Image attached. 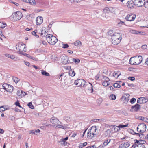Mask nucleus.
Wrapping results in <instances>:
<instances>
[{"instance_id":"nucleus-1","label":"nucleus","mask_w":148,"mask_h":148,"mask_svg":"<svg viewBox=\"0 0 148 148\" xmlns=\"http://www.w3.org/2000/svg\"><path fill=\"white\" fill-rule=\"evenodd\" d=\"M111 36L112 42L114 45L119 44L122 39L121 34L119 33H115Z\"/></svg>"},{"instance_id":"nucleus-2","label":"nucleus","mask_w":148,"mask_h":148,"mask_svg":"<svg viewBox=\"0 0 148 148\" xmlns=\"http://www.w3.org/2000/svg\"><path fill=\"white\" fill-rule=\"evenodd\" d=\"M96 126L92 127L88 131L87 133V137L89 139H92L93 138L95 137V136L97 135V131Z\"/></svg>"},{"instance_id":"nucleus-3","label":"nucleus","mask_w":148,"mask_h":148,"mask_svg":"<svg viewBox=\"0 0 148 148\" xmlns=\"http://www.w3.org/2000/svg\"><path fill=\"white\" fill-rule=\"evenodd\" d=\"M47 42L50 44L54 45L58 41L57 38L52 34H48L46 36Z\"/></svg>"},{"instance_id":"nucleus-4","label":"nucleus","mask_w":148,"mask_h":148,"mask_svg":"<svg viewBox=\"0 0 148 148\" xmlns=\"http://www.w3.org/2000/svg\"><path fill=\"white\" fill-rule=\"evenodd\" d=\"M25 45H23L22 44H18L16 45V49L18 50L17 52L18 53L22 54H24V53L23 52H26V47Z\"/></svg>"},{"instance_id":"nucleus-5","label":"nucleus","mask_w":148,"mask_h":148,"mask_svg":"<svg viewBox=\"0 0 148 148\" xmlns=\"http://www.w3.org/2000/svg\"><path fill=\"white\" fill-rule=\"evenodd\" d=\"M87 83L83 79H81L75 80L74 84L76 85H78V87L84 88L85 87V84Z\"/></svg>"},{"instance_id":"nucleus-6","label":"nucleus","mask_w":148,"mask_h":148,"mask_svg":"<svg viewBox=\"0 0 148 148\" xmlns=\"http://www.w3.org/2000/svg\"><path fill=\"white\" fill-rule=\"evenodd\" d=\"M12 16L15 20H19L22 17V13L20 11H17L12 14Z\"/></svg>"},{"instance_id":"nucleus-7","label":"nucleus","mask_w":148,"mask_h":148,"mask_svg":"<svg viewBox=\"0 0 148 148\" xmlns=\"http://www.w3.org/2000/svg\"><path fill=\"white\" fill-rule=\"evenodd\" d=\"M134 65H138L140 64L142 61V57L141 56H135L134 57Z\"/></svg>"},{"instance_id":"nucleus-8","label":"nucleus","mask_w":148,"mask_h":148,"mask_svg":"<svg viewBox=\"0 0 148 148\" xmlns=\"http://www.w3.org/2000/svg\"><path fill=\"white\" fill-rule=\"evenodd\" d=\"M130 96L129 94H125L122 96L121 99L124 103L127 104L129 100Z\"/></svg>"},{"instance_id":"nucleus-9","label":"nucleus","mask_w":148,"mask_h":148,"mask_svg":"<svg viewBox=\"0 0 148 148\" xmlns=\"http://www.w3.org/2000/svg\"><path fill=\"white\" fill-rule=\"evenodd\" d=\"M85 89L86 90H88L89 92H90L91 93H92L93 92V86L92 84L90 82L88 83L85 84Z\"/></svg>"},{"instance_id":"nucleus-10","label":"nucleus","mask_w":148,"mask_h":148,"mask_svg":"<svg viewBox=\"0 0 148 148\" xmlns=\"http://www.w3.org/2000/svg\"><path fill=\"white\" fill-rule=\"evenodd\" d=\"M145 3V0H134V3L137 6L141 7Z\"/></svg>"},{"instance_id":"nucleus-11","label":"nucleus","mask_w":148,"mask_h":148,"mask_svg":"<svg viewBox=\"0 0 148 148\" xmlns=\"http://www.w3.org/2000/svg\"><path fill=\"white\" fill-rule=\"evenodd\" d=\"M50 121L53 124L57 125L59 123L61 124V122L57 118L53 117H52L50 119Z\"/></svg>"},{"instance_id":"nucleus-12","label":"nucleus","mask_w":148,"mask_h":148,"mask_svg":"<svg viewBox=\"0 0 148 148\" xmlns=\"http://www.w3.org/2000/svg\"><path fill=\"white\" fill-rule=\"evenodd\" d=\"M136 15L132 14H129L127 15L125 18L127 21H134Z\"/></svg>"},{"instance_id":"nucleus-13","label":"nucleus","mask_w":148,"mask_h":148,"mask_svg":"<svg viewBox=\"0 0 148 148\" xmlns=\"http://www.w3.org/2000/svg\"><path fill=\"white\" fill-rule=\"evenodd\" d=\"M140 108V105L139 104H136L135 105L131 107V108L130 109V111L132 112L133 111H134L137 112L139 110Z\"/></svg>"},{"instance_id":"nucleus-14","label":"nucleus","mask_w":148,"mask_h":148,"mask_svg":"<svg viewBox=\"0 0 148 148\" xmlns=\"http://www.w3.org/2000/svg\"><path fill=\"white\" fill-rule=\"evenodd\" d=\"M69 58L67 56H64L62 58V63L63 64H67L68 62Z\"/></svg>"},{"instance_id":"nucleus-15","label":"nucleus","mask_w":148,"mask_h":148,"mask_svg":"<svg viewBox=\"0 0 148 148\" xmlns=\"http://www.w3.org/2000/svg\"><path fill=\"white\" fill-rule=\"evenodd\" d=\"M113 11V9L111 8H109L108 7H106L103 10V12L105 13H112Z\"/></svg>"},{"instance_id":"nucleus-16","label":"nucleus","mask_w":148,"mask_h":148,"mask_svg":"<svg viewBox=\"0 0 148 148\" xmlns=\"http://www.w3.org/2000/svg\"><path fill=\"white\" fill-rule=\"evenodd\" d=\"M26 94L25 92L22 91L21 90H18L17 92V95L20 98L24 96Z\"/></svg>"},{"instance_id":"nucleus-17","label":"nucleus","mask_w":148,"mask_h":148,"mask_svg":"<svg viewBox=\"0 0 148 148\" xmlns=\"http://www.w3.org/2000/svg\"><path fill=\"white\" fill-rule=\"evenodd\" d=\"M36 23L37 25H40L43 22V18L42 17H38L36 18Z\"/></svg>"},{"instance_id":"nucleus-18","label":"nucleus","mask_w":148,"mask_h":148,"mask_svg":"<svg viewBox=\"0 0 148 148\" xmlns=\"http://www.w3.org/2000/svg\"><path fill=\"white\" fill-rule=\"evenodd\" d=\"M130 146L128 143H124L121 144L119 147V148H127Z\"/></svg>"},{"instance_id":"nucleus-19","label":"nucleus","mask_w":148,"mask_h":148,"mask_svg":"<svg viewBox=\"0 0 148 148\" xmlns=\"http://www.w3.org/2000/svg\"><path fill=\"white\" fill-rule=\"evenodd\" d=\"M127 4V6L128 8H132L134 7V2L132 1H128Z\"/></svg>"},{"instance_id":"nucleus-20","label":"nucleus","mask_w":148,"mask_h":148,"mask_svg":"<svg viewBox=\"0 0 148 148\" xmlns=\"http://www.w3.org/2000/svg\"><path fill=\"white\" fill-rule=\"evenodd\" d=\"M130 32L133 34H135L143 35V33H144L143 32L133 30H131L130 31Z\"/></svg>"},{"instance_id":"nucleus-21","label":"nucleus","mask_w":148,"mask_h":148,"mask_svg":"<svg viewBox=\"0 0 148 148\" xmlns=\"http://www.w3.org/2000/svg\"><path fill=\"white\" fill-rule=\"evenodd\" d=\"M8 88H7V90H6V91L9 92H12L13 90V87L11 85H10L8 84V86H7Z\"/></svg>"},{"instance_id":"nucleus-22","label":"nucleus","mask_w":148,"mask_h":148,"mask_svg":"<svg viewBox=\"0 0 148 148\" xmlns=\"http://www.w3.org/2000/svg\"><path fill=\"white\" fill-rule=\"evenodd\" d=\"M140 127H143L144 128L145 127V126L143 125V124H141L138 125L137 127V130L138 132L140 133H143L142 129L140 128Z\"/></svg>"},{"instance_id":"nucleus-23","label":"nucleus","mask_w":148,"mask_h":148,"mask_svg":"<svg viewBox=\"0 0 148 148\" xmlns=\"http://www.w3.org/2000/svg\"><path fill=\"white\" fill-rule=\"evenodd\" d=\"M121 75L120 72L119 71H117V72H114L113 73V76L115 77L116 78H117Z\"/></svg>"},{"instance_id":"nucleus-24","label":"nucleus","mask_w":148,"mask_h":148,"mask_svg":"<svg viewBox=\"0 0 148 148\" xmlns=\"http://www.w3.org/2000/svg\"><path fill=\"white\" fill-rule=\"evenodd\" d=\"M58 145H63L64 146H66L69 145V143L67 142H65L64 141L61 140L60 141L58 142Z\"/></svg>"},{"instance_id":"nucleus-25","label":"nucleus","mask_w":148,"mask_h":148,"mask_svg":"<svg viewBox=\"0 0 148 148\" xmlns=\"http://www.w3.org/2000/svg\"><path fill=\"white\" fill-rule=\"evenodd\" d=\"M128 124L125 125H120L118 126L115 127L114 129V130H116V129H118V128L119 130H117V131H119L120 130V128H124V127H127L128 126Z\"/></svg>"},{"instance_id":"nucleus-26","label":"nucleus","mask_w":148,"mask_h":148,"mask_svg":"<svg viewBox=\"0 0 148 148\" xmlns=\"http://www.w3.org/2000/svg\"><path fill=\"white\" fill-rule=\"evenodd\" d=\"M69 75L72 77H73L75 75V73L73 69H71L69 72Z\"/></svg>"},{"instance_id":"nucleus-27","label":"nucleus","mask_w":148,"mask_h":148,"mask_svg":"<svg viewBox=\"0 0 148 148\" xmlns=\"http://www.w3.org/2000/svg\"><path fill=\"white\" fill-rule=\"evenodd\" d=\"M144 101V98L143 97H141L138 99L137 103H138L142 104L143 103Z\"/></svg>"},{"instance_id":"nucleus-28","label":"nucleus","mask_w":148,"mask_h":148,"mask_svg":"<svg viewBox=\"0 0 148 148\" xmlns=\"http://www.w3.org/2000/svg\"><path fill=\"white\" fill-rule=\"evenodd\" d=\"M23 55L26 56V57L29 58L33 60H36V59L35 57H32L30 56L29 54H26V53H24V54H23Z\"/></svg>"},{"instance_id":"nucleus-29","label":"nucleus","mask_w":148,"mask_h":148,"mask_svg":"<svg viewBox=\"0 0 148 148\" xmlns=\"http://www.w3.org/2000/svg\"><path fill=\"white\" fill-rule=\"evenodd\" d=\"M134 57H131L129 63L130 64L132 65H134L135 63L134 61Z\"/></svg>"},{"instance_id":"nucleus-30","label":"nucleus","mask_w":148,"mask_h":148,"mask_svg":"<svg viewBox=\"0 0 148 148\" xmlns=\"http://www.w3.org/2000/svg\"><path fill=\"white\" fill-rule=\"evenodd\" d=\"M41 71L42 72L41 73L42 75L46 76H49L50 75L49 73L46 71H44L43 70H42Z\"/></svg>"},{"instance_id":"nucleus-31","label":"nucleus","mask_w":148,"mask_h":148,"mask_svg":"<svg viewBox=\"0 0 148 148\" xmlns=\"http://www.w3.org/2000/svg\"><path fill=\"white\" fill-rule=\"evenodd\" d=\"M87 143L86 142L84 143H81L79 146V148H82L83 147L86 145Z\"/></svg>"},{"instance_id":"nucleus-32","label":"nucleus","mask_w":148,"mask_h":148,"mask_svg":"<svg viewBox=\"0 0 148 148\" xmlns=\"http://www.w3.org/2000/svg\"><path fill=\"white\" fill-rule=\"evenodd\" d=\"M12 79L16 83H17L20 80L19 79L14 77H13Z\"/></svg>"},{"instance_id":"nucleus-33","label":"nucleus","mask_w":148,"mask_h":148,"mask_svg":"<svg viewBox=\"0 0 148 148\" xmlns=\"http://www.w3.org/2000/svg\"><path fill=\"white\" fill-rule=\"evenodd\" d=\"M110 98L112 100H115L116 98V97L115 95L112 94L110 96Z\"/></svg>"},{"instance_id":"nucleus-34","label":"nucleus","mask_w":148,"mask_h":148,"mask_svg":"<svg viewBox=\"0 0 148 148\" xmlns=\"http://www.w3.org/2000/svg\"><path fill=\"white\" fill-rule=\"evenodd\" d=\"M7 108L4 106H2L0 107V112H3L7 110Z\"/></svg>"},{"instance_id":"nucleus-35","label":"nucleus","mask_w":148,"mask_h":148,"mask_svg":"<svg viewBox=\"0 0 148 148\" xmlns=\"http://www.w3.org/2000/svg\"><path fill=\"white\" fill-rule=\"evenodd\" d=\"M6 26V23L0 22V27L2 28H4Z\"/></svg>"},{"instance_id":"nucleus-36","label":"nucleus","mask_w":148,"mask_h":148,"mask_svg":"<svg viewBox=\"0 0 148 148\" xmlns=\"http://www.w3.org/2000/svg\"><path fill=\"white\" fill-rule=\"evenodd\" d=\"M113 86L114 87L117 88H119L121 87V85L118 83H115L113 84Z\"/></svg>"},{"instance_id":"nucleus-37","label":"nucleus","mask_w":148,"mask_h":148,"mask_svg":"<svg viewBox=\"0 0 148 148\" xmlns=\"http://www.w3.org/2000/svg\"><path fill=\"white\" fill-rule=\"evenodd\" d=\"M70 117L69 116H65L64 117V119L67 121L70 120Z\"/></svg>"},{"instance_id":"nucleus-38","label":"nucleus","mask_w":148,"mask_h":148,"mask_svg":"<svg viewBox=\"0 0 148 148\" xmlns=\"http://www.w3.org/2000/svg\"><path fill=\"white\" fill-rule=\"evenodd\" d=\"M72 60L73 62H75L76 63H79L80 61L79 59L73 58L72 59Z\"/></svg>"},{"instance_id":"nucleus-39","label":"nucleus","mask_w":148,"mask_h":148,"mask_svg":"<svg viewBox=\"0 0 148 148\" xmlns=\"http://www.w3.org/2000/svg\"><path fill=\"white\" fill-rule=\"evenodd\" d=\"M80 44H81V42L79 40L75 42L74 43V44L76 46H77Z\"/></svg>"},{"instance_id":"nucleus-40","label":"nucleus","mask_w":148,"mask_h":148,"mask_svg":"<svg viewBox=\"0 0 148 148\" xmlns=\"http://www.w3.org/2000/svg\"><path fill=\"white\" fill-rule=\"evenodd\" d=\"M28 2L32 5L35 4L36 2L34 0H28Z\"/></svg>"},{"instance_id":"nucleus-41","label":"nucleus","mask_w":148,"mask_h":148,"mask_svg":"<svg viewBox=\"0 0 148 148\" xmlns=\"http://www.w3.org/2000/svg\"><path fill=\"white\" fill-rule=\"evenodd\" d=\"M56 127L59 128H62L63 129H65L66 128L63 125H60L59 123L56 126Z\"/></svg>"},{"instance_id":"nucleus-42","label":"nucleus","mask_w":148,"mask_h":148,"mask_svg":"<svg viewBox=\"0 0 148 148\" xmlns=\"http://www.w3.org/2000/svg\"><path fill=\"white\" fill-rule=\"evenodd\" d=\"M37 32V30H35L32 32V33L33 35L35 36L36 38H38L39 37V36L37 35L36 34V33Z\"/></svg>"},{"instance_id":"nucleus-43","label":"nucleus","mask_w":148,"mask_h":148,"mask_svg":"<svg viewBox=\"0 0 148 148\" xmlns=\"http://www.w3.org/2000/svg\"><path fill=\"white\" fill-rule=\"evenodd\" d=\"M143 5L145 8L148 9V0L146 1H145V3Z\"/></svg>"},{"instance_id":"nucleus-44","label":"nucleus","mask_w":148,"mask_h":148,"mask_svg":"<svg viewBox=\"0 0 148 148\" xmlns=\"http://www.w3.org/2000/svg\"><path fill=\"white\" fill-rule=\"evenodd\" d=\"M143 125L145 126V127L144 128L143 127H140V128L142 129V131L143 133L145 132L146 131V125L143 124Z\"/></svg>"},{"instance_id":"nucleus-45","label":"nucleus","mask_w":148,"mask_h":148,"mask_svg":"<svg viewBox=\"0 0 148 148\" xmlns=\"http://www.w3.org/2000/svg\"><path fill=\"white\" fill-rule=\"evenodd\" d=\"M31 109H33L34 108V106L32 104L31 102H29L27 105Z\"/></svg>"},{"instance_id":"nucleus-46","label":"nucleus","mask_w":148,"mask_h":148,"mask_svg":"<svg viewBox=\"0 0 148 148\" xmlns=\"http://www.w3.org/2000/svg\"><path fill=\"white\" fill-rule=\"evenodd\" d=\"M102 85L104 86H106L109 85L108 82L104 81L103 82Z\"/></svg>"},{"instance_id":"nucleus-47","label":"nucleus","mask_w":148,"mask_h":148,"mask_svg":"<svg viewBox=\"0 0 148 148\" xmlns=\"http://www.w3.org/2000/svg\"><path fill=\"white\" fill-rule=\"evenodd\" d=\"M8 86V84H3L2 86L3 88L5 90H7V88H6V87H7Z\"/></svg>"},{"instance_id":"nucleus-48","label":"nucleus","mask_w":148,"mask_h":148,"mask_svg":"<svg viewBox=\"0 0 148 148\" xmlns=\"http://www.w3.org/2000/svg\"><path fill=\"white\" fill-rule=\"evenodd\" d=\"M136 101V99L135 98H132L130 100V103L132 104H133Z\"/></svg>"},{"instance_id":"nucleus-49","label":"nucleus","mask_w":148,"mask_h":148,"mask_svg":"<svg viewBox=\"0 0 148 148\" xmlns=\"http://www.w3.org/2000/svg\"><path fill=\"white\" fill-rule=\"evenodd\" d=\"M9 118L12 121H14L15 119V117L12 115L9 116Z\"/></svg>"},{"instance_id":"nucleus-50","label":"nucleus","mask_w":148,"mask_h":148,"mask_svg":"<svg viewBox=\"0 0 148 148\" xmlns=\"http://www.w3.org/2000/svg\"><path fill=\"white\" fill-rule=\"evenodd\" d=\"M103 79L105 80V81H107L108 82L110 81L109 78L106 76H103Z\"/></svg>"},{"instance_id":"nucleus-51","label":"nucleus","mask_w":148,"mask_h":148,"mask_svg":"<svg viewBox=\"0 0 148 148\" xmlns=\"http://www.w3.org/2000/svg\"><path fill=\"white\" fill-rule=\"evenodd\" d=\"M128 79L132 81H133L135 80V78L134 77H128Z\"/></svg>"},{"instance_id":"nucleus-52","label":"nucleus","mask_w":148,"mask_h":148,"mask_svg":"<svg viewBox=\"0 0 148 148\" xmlns=\"http://www.w3.org/2000/svg\"><path fill=\"white\" fill-rule=\"evenodd\" d=\"M63 46L62 47L64 48H67L69 47V45L67 44H63Z\"/></svg>"},{"instance_id":"nucleus-53","label":"nucleus","mask_w":148,"mask_h":148,"mask_svg":"<svg viewBox=\"0 0 148 148\" xmlns=\"http://www.w3.org/2000/svg\"><path fill=\"white\" fill-rule=\"evenodd\" d=\"M139 136L140 138H145V136L144 135V134L143 133H140Z\"/></svg>"},{"instance_id":"nucleus-54","label":"nucleus","mask_w":148,"mask_h":148,"mask_svg":"<svg viewBox=\"0 0 148 148\" xmlns=\"http://www.w3.org/2000/svg\"><path fill=\"white\" fill-rule=\"evenodd\" d=\"M11 59L15 60L16 58L13 55H10V58Z\"/></svg>"},{"instance_id":"nucleus-55","label":"nucleus","mask_w":148,"mask_h":148,"mask_svg":"<svg viewBox=\"0 0 148 148\" xmlns=\"http://www.w3.org/2000/svg\"><path fill=\"white\" fill-rule=\"evenodd\" d=\"M140 141L141 142V144H145L146 143V142L145 140H142L140 139Z\"/></svg>"},{"instance_id":"nucleus-56","label":"nucleus","mask_w":148,"mask_h":148,"mask_svg":"<svg viewBox=\"0 0 148 148\" xmlns=\"http://www.w3.org/2000/svg\"><path fill=\"white\" fill-rule=\"evenodd\" d=\"M106 132L108 134L107 135V136H108V135L109 134H110L111 132V131L110 130L108 129L106 130Z\"/></svg>"},{"instance_id":"nucleus-57","label":"nucleus","mask_w":148,"mask_h":148,"mask_svg":"<svg viewBox=\"0 0 148 148\" xmlns=\"http://www.w3.org/2000/svg\"><path fill=\"white\" fill-rule=\"evenodd\" d=\"M129 131L130 132L131 134H132L133 135L134 134V132H134L133 130H131V129H129Z\"/></svg>"},{"instance_id":"nucleus-58","label":"nucleus","mask_w":148,"mask_h":148,"mask_svg":"<svg viewBox=\"0 0 148 148\" xmlns=\"http://www.w3.org/2000/svg\"><path fill=\"white\" fill-rule=\"evenodd\" d=\"M110 140L108 142H106V141H104L103 143V145H104L105 146L107 145L110 142Z\"/></svg>"},{"instance_id":"nucleus-59","label":"nucleus","mask_w":148,"mask_h":148,"mask_svg":"<svg viewBox=\"0 0 148 148\" xmlns=\"http://www.w3.org/2000/svg\"><path fill=\"white\" fill-rule=\"evenodd\" d=\"M15 104L17 106H18V105H19L20 104V103L19 101L17 100L16 102L15 103Z\"/></svg>"},{"instance_id":"nucleus-60","label":"nucleus","mask_w":148,"mask_h":148,"mask_svg":"<svg viewBox=\"0 0 148 148\" xmlns=\"http://www.w3.org/2000/svg\"><path fill=\"white\" fill-rule=\"evenodd\" d=\"M147 45H144L142 46L143 49H145L147 48Z\"/></svg>"},{"instance_id":"nucleus-61","label":"nucleus","mask_w":148,"mask_h":148,"mask_svg":"<svg viewBox=\"0 0 148 148\" xmlns=\"http://www.w3.org/2000/svg\"><path fill=\"white\" fill-rule=\"evenodd\" d=\"M24 62H25V64L27 66H29V65L30 64V63L29 62H25V61H24Z\"/></svg>"},{"instance_id":"nucleus-62","label":"nucleus","mask_w":148,"mask_h":148,"mask_svg":"<svg viewBox=\"0 0 148 148\" xmlns=\"http://www.w3.org/2000/svg\"><path fill=\"white\" fill-rule=\"evenodd\" d=\"M15 111L16 112H19L21 111H23V110L21 111L19 109L16 108L15 109Z\"/></svg>"},{"instance_id":"nucleus-63","label":"nucleus","mask_w":148,"mask_h":148,"mask_svg":"<svg viewBox=\"0 0 148 148\" xmlns=\"http://www.w3.org/2000/svg\"><path fill=\"white\" fill-rule=\"evenodd\" d=\"M105 146L103 144L99 146L98 147L99 148H103L105 147Z\"/></svg>"},{"instance_id":"nucleus-64","label":"nucleus","mask_w":148,"mask_h":148,"mask_svg":"<svg viewBox=\"0 0 148 148\" xmlns=\"http://www.w3.org/2000/svg\"><path fill=\"white\" fill-rule=\"evenodd\" d=\"M40 132V130H38V129H37V130H34V132L36 133H39Z\"/></svg>"}]
</instances>
